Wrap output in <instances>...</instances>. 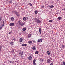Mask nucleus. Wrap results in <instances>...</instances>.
<instances>
[{"mask_svg":"<svg viewBox=\"0 0 65 65\" xmlns=\"http://www.w3.org/2000/svg\"><path fill=\"white\" fill-rule=\"evenodd\" d=\"M35 22L37 23H39V24H40L41 23V21H40V20H38V19L37 18H35Z\"/></svg>","mask_w":65,"mask_h":65,"instance_id":"1","label":"nucleus"},{"mask_svg":"<svg viewBox=\"0 0 65 65\" xmlns=\"http://www.w3.org/2000/svg\"><path fill=\"white\" fill-rule=\"evenodd\" d=\"M14 23H11L10 24H9L10 26H14Z\"/></svg>","mask_w":65,"mask_h":65,"instance_id":"2","label":"nucleus"},{"mask_svg":"<svg viewBox=\"0 0 65 65\" xmlns=\"http://www.w3.org/2000/svg\"><path fill=\"white\" fill-rule=\"evenodd\" d=\"M19 54L20 56H23V52L22 51L20 52L19 53Z\"/></svg>","mask_w":65,"mask_h":65,"instance_id":"3","label":"nucleus"},{"mask_svg":"<svg viewBox=\"0 0 65 65\" xmlns=\"http://www.w3.org/2000/svg\"><path fill=\"white\" fill-rule=\"evenodd\" d=\"M42 40L41 39H39L37 41L38 42H42Z\"/></svg>","mask_w":65,"mask_h":65,"instance_id":"4","label":"nucleus"},{"mask_svg":"<svg viewBox=\"0 0 65 65\" xmlns=\"http://www.w3.org/2000/svg\"><path fill=\"white\" fill-rule=\"evenodd\" d=\"M22 41H23V38H21L19 39V42H22Z\"/></svg>","mask_w":65,"mask_h":65,"instance_id":"5","label":"nucleus"},{"mask_svg":"<svg viewBox=\"0 0 65 65\" xmlns=\"http://www.w3.org/2000/svg\"><path fill=\"white\" fill-rule=\"evenodd\" d=\"M47 63H48L49 64H50V63H51V61H50V60L49 59H48V60H47Z\"/></svg>","mask_w":65,"mask_h":65,"instance_id":"6","label":"nucleus"},{"mask_svg":"<svg viewBox=\"0 0 65 65\" xmlns=\"http://www.w3.org/2000/svg\"><path fill=\"white\" fill-rule=\"evenodd\" d=\"M32 49L34 51H35L36 50V48H35V46H34L32 47Z\"/></svg>","mask_w":65,"mask_h":65,"instance_id":"7","label":"nucleus"},{"mask_svg":"<svg viewBox=\"0 0 65 65\" xmlns=\"http://www.w3.org/2000/svg\"><path fill=\"white\" fill-rule=\"evenodd\" d=\"M24 23L23 22L21 23L19 25H20L21 26H24Z\"/></svg>","mask_w":65,"mask_h":65,"instance_id":"8","label":"nucleus"},{"mask_svg":"<svg viewBox=\"0 0 65 65\" xmlns=\"http://www.w3.org/2000/svg\"><path fill=\"white\" fill-rule=\"evenodd\" d=\"M27 44H22V46H27Z\"/></svg>","mask_w":65,"mask_h":65,"instance_id":"9","label":"nucleus"},{"mask_svg":"<svg viewBox=\"0 0 65 65\" xmlns=\"http://www.w3.org/2000/svg\"><path fill=\"white\" fill-rule=\"evenodd\" d=\"M11 21H14V19L13 17H11Z\"/></svg>","mask_w":65,"mask_h":65,"instance_id":"10","label":"nucleus"},{"mask_svg":"<svg viewBox=\"0 0 65 65\" xmlns=\"http://www.w3.org/2000/svg\"><path fill=\"white\" fill-rule=\"evenodd\" d=\"M39 32L40 34H41V28H39Z\"/></svg>","mask_w":65,"mask_h":65,"instance_id":"11","label":"nucleus"},{"mask_svg":"<svg viewBox=\"0 0 65 65\" xmlns=\"http://www.w3.org/2000/svg\"><path fill=\"white\" fill-rule=\"evenodd\" d=\"M54 7V6L53 5H51V6H49V7L50 8H53Z\"/></svg>","mask_w":65,"mask_h":65,"instance_id":"12","label":"nucleus"},{"mask_svg":"<svg viewBox=\"0 0 65 65\" xmlns=\"http://www.w3.org/2000/svg\"><path fill=\"white\" fill-rule=\"evenodd\" d=\"M39 53V51H37L35 52V54H38Z\"/></svg>","mask_w":65,"mask_h":65,"instance_id":"13","label":"nucleus"},{"mask_svg":"<svg viewBox=\"0 0 65 65\" xmlns=\"http://www.w3.org/2000/svg\"><path fill=\"white\" fill-rule=\"evenodd\" d=\"M61 18H62V17H58L57 19H59V20H61Z\"/></svg>","mask_w":65,"mask_h":65,"instance_id":"14","label":"nucleus"},{"mask_svg":"<svg viewBox=\"0 0 65 65\" xmlns=\"http://www.w3.org/2000/svg\"><path fill=\"white\" fill-rule=\"evenodd\" d=\"M50 53H51L49 51H48L47 52V55H50Z\"/></svg>","mask_w":65,"mask_h":65,"instance_id":"15","label":"nucleus"},{"mask_svg":"<svg viewBox=\"0 0 65 65\" xmlns=\"http://www.w3.org/2000/svg\"><path fill=\"white\" fill-rule=\"evenodd\" d=\"M16 15H17V17H19V16H20V14H18V12L16 14Z\"/></svg>","mask_w":65,"mask_h":65,"instance_id":"16","label":"nucleus"},{"mask_svg":"<svg viewBox=\"0 0 65 65\" xmlns=\"http://www.w3.org/2000/svg\"><path fill=\"white\" fill-rule=\"evenodd\" d=\"M22 30L23 31H25L26 30V29L25 28H23Z\"/></svg>","mask_w":65,"mask_h":65,"instance_id":"17","label":"nucleus"},{"mask_svg":"<svg viewBox=\"0 0 65 65\" xmlns=\"http://www.w3.org/2000/svg\"><path fill=\"white\" fill-rule=\"evenodd\" d=\"M28 43L29 44H31L32 43V41H30L28 42Z\"/></svg>","mask_w":65,"mask_h":65,"instance_id":"18","label":"nucleus"},{"mask_svg":"<svg viewBox=\"0 0 65 65\" xmlns=\"http://www.w3.org/2000/svg\"><path fill=\"white\" fill-rule=\"evenodd\" d=\"M32 57L31 56H29V57H28V59L29 60H31V59H32Z\"/></svg>","mask_w":65,"mask_h":65,"instance_id":"19","label":"nucleus"},{"mask_svg":"<svg viewBox=\"0 0 65 65\" xmlns=\"http://www.w3.org/2000/svg\"><path fill=\"white\" fill-rule=\"evenodd\" d=\"M23 19L24 21H26V18L25 17H24L23 18Z\"/></svg>","mask_w":65,"mask_h":65,"instance_id":"20","label":"nucleus"},{"mask_svg":"<svg viewBox=\"0 0 65 65\" xmlns=\"http://www.w3.org/2000/svg\"><path fill=\"white\" fill-rule=\"evenodd\" d=\"M14 43V42H11L10 43V44H11V45H13V43Z\"/></svg>","mask_w":65,"mask_h":65,"instance_id":"21","label":"nucleus"},{"mask_svg":"<svg viewBox=\"0 0 65 65\" xmlns=\"http://www.w3.org/2000/svg\"><path fill=\"white\" fill-rule=\"evenodd\" d=\"M35 62H36V60L35 59H34L33 60V63H35Z\"/></svg>","mask_w":65,"mask_h":65,"instance_id":"22","label":"nucleus"},{"mask_svg":"<svg viewBox=\"0 0 65 65\" xmlns=\"http://www.w3.org/2000/svg\"><path fill=\"white\" fill-rule=\"evenodd\" d=\"M31 34H29L28 35V37H30L31 36Z\"/></svg>","mask_w":65,"mask_h":65,"instance_id":"23","label":"nucleus"},{"mask_svg":"<svg viewBox=\"0 0 65 65\" xmlns=\"http://www.w3.org/2000/svg\"><path fill=\"white\" fill-rule=\"evenodd\" d=\"M9 62L10 63H13V62L12 61H9Z\"/></svg>","mask_w":65,"mask_h":65,"instance_id":"24","label":"nucleus"},{"mask_svg":"<svg viewBox=\"0 0 65 65\" xmlns=\"http://www.w3.org/2000/svg\"><path fill=\"white\" fill-rule=\"evenodd\" d=\"M38 12V11H35V14H37Z\"/></svg>","mask_w":65,"mask_h":65,"instance_id":"25","label":"nucleus"},{"mask_svg":"<svg viewBox=\"0 0 65 65\" xmlns=\"http://www.w3.org/2000/svg\"><path fill=\"white\" fill-rule=\"evenodd\" d=\"M29 4L31 6H33V5H32V4H31V3H29Z\"/></svg>","mask_w":65,"mask_h":65,"instance_id":"26","label":"nucleus"},{"mask_svg":"<svg viewBox=\"0 0 65 65\" xmlns=\"http://www.w3.org/2000/svg\"><path fill=\"white\" fill-rule=\"evenodd\" d=\"M53 20H50L49 21V22H50V23H52V22H53Z\"/></svg>","mask_w":65,"mask_h":65,"instance_id":"27","label":"nucleus"},{"mask_svg":"<svg viewBox=\"0 0 65 65\" xmlns=\"http://www.w3.org/2000/svg\"><path fill=\"white\" fill-rule=\"evenodd\" d=\"M18 23H19V25H20V24H21V23H22L20 21H18Z\"/></svg>","mask_w":65,"mask_h":65,"instance_id":"28","label":"nucleus"},{"mask_svg":"<svg viewBox=\"0 0 65 65\" xmlns=\"http://www.w3.org/2000/svg\"><path fill=\"white\" fill-rule=\"evenodd\" d=\"M54 65V63L53 62H51L50 64V65Z\"/></svg>","mask_w":65,"mask_h":65,"instance_id":"29","label":"nucleus"},{"mask_svg":"<svg viewBox=\"0 0 65 65\" xmlns=\"http://www.w3.org/2000/svg\"><path fill=\"white\" fill-rule=\"evenodd\" d=\"M12 0H11L9 1V3H12Z\"/></svg>","mask_w":65,"mask_h":65,"instance_id":"30","label":"nucleus"},{"mask_svg":"<svg viewBox=\"0 0 65 65\" xmlns=\"http://www.w3.org/2000/svg\"><path fill=\"white\" fill-rule=\"evenodd\" d=\"M62 48H64L65 47V45H63L62 46Z\"/></svg>","mask_w":65,"mask_h":65,"instance_id":"31","label":"nucleus"},{"mask_svg":"<svg viewBox=\"0 0 65 65\" xmlns=\"http://www.w3.org/2000/svg\"><path fill=\"white\" fill-rule=\"evenodd\" d=\"M1 48H2V46L1 45L0 46V52L1 51Z\"/></svg>","mask_w":65,"mask_h":65,"instance_id":"32","label":"nucleus"},{"mask_svg":"<svg viewBox=\"0 0 65 65\" xmlns=\"http://www.w3.org/2000/svg\"><path fill=\"white\" fill-rule=\"evenodd\" d=\"M62 63H63V64H62L63 65H65V62L63 61V62H62Z\"/></svg>","mask_w":65,"mask_h":65,"instance_id":"33","label":"nucleus"},{"mask_svg":"<svg viewBox=\"0 0 65 65\" xmlns=\"http://www.w3.org/2000/svg\"><path fill=\"white\" fill-rule=\"evenodd\" d=\"M44 6L43 5L41 7V8H44Z\"/></svg>","mask_w":65,"mask_h":65,"instance_id":"34","label":"nucleus"},{"mask_svg":"<svg viewBox=\"0 0 65 65\" xmlns=\"http://www.w3.org/2000/svg\"><path fill=\"white\" fill-rule=\"evenodd\" d=\"M14 49H13L12 50L11 52H14Z\"/></svg>","mask_w":65,"mask_h":65,"instance_id":"35","label":"nucleus"},{"mask_svg":"<svg viewBox=\"0 0 65 65\" xmlns=\"http://www.w3.org/2000/svg\"><path fill=\"white\" fill-rule=\"evenodd\" d=\"M18 12L17 11H14V13H15V14H17Z\"/></svg>","mask_w":65,"mask_h":65,"instance_id":"36","label":"nucleus"},{"mask_svg":"<svg viewBox=\"0 0 65 65\" xmlns=\"http://www.w3.org/2000/svg\"><path fill=\"white\" fill-rule=\"evenodd\" d=\"M33 43H35V42H36L35 41L33 40Z\"/></svg>","mask_w":65,"mask_h":65,"instance_id":"37","label":"nucleus"},{"mask_svg":"<svg viewBox=\"0 0 65 65\" xmlns=\"http://www.w3.org/2000/svg\"><path fill=\"white\" fill-rule=\"evenodd\" d=\"M41 59H40V61H43V59H42V58H40Z\"/></svg>","mask_w":65,"mask_h":65,"instance_id":"38","label":"nucleus"},{"mask_svg":"<svg viewBox=\"0 0 65 65\" xmlns=\"http://www.w3.org/2000/svg\"><path fill=\"white\" fill-rule=\"evenodd\" d=\"M3 24H4V21H3L2 22Z\"/></svg>","mask_w":65,"mask_h":65,"instance_id":"39","label":"nucleus"},{"mask_svg":"<svg viewBox=\"0 0 65 65\" xmlns=\"http://www.w3.org/2000/svg\"><path fill=\"white\" fill-rule=\"evenodd\" d=\"M2 27H3L2 26H1V27H0V30L2 29Z\"/></svg>","mask_w":65,"mask_h":65,"instance_id":"40","label":"nucleus"},{"mask_svg":"<svg viewBox=\"0 0 65 65\" xmlns=\"http://www.w3.org/2000/svg\"><path fill=\"white\" fill-rule=\"evenodd\" d=\"M33 64L34 65H36V63H33Z\"/></svg>","mask_w":65,"mask_h":65,"instance_id":"41","label":"nucleus"},{"mask_svg":"<svg viewBox=\"0 0 65 65\" xmlns=\"http://www.w3.org/2000/svg\"><path fill=\"white\" fill-rule=\"evenodd\" d=\"M12 40H16V39L15 38H14V39H12Z\"/></svg>","mask_w":65,"mask_h":65,"instance_id":"42","label":"nucleus"},{"mask_svg":"<svg viewBox=\"0 0 65 65\" xmlns=\"http://www.w3.org/2000/svg\"><path fill=\"white\" fill-rule=\"evenodd\" d=\"M4 24H3L2 25V27H3L4 26Z\"/></svg>","mask_w":65,"mask_h":65,"instance_id":"43","label":"nucleus"},{"mask_svg":"<svg viewBox=\"0 0 65 65\" xmlns=\"http://www.w3.org/2000/svg\"><path fill=\"white\" fill-rule=\"evenodd\" d=\"M14 58H16L17 57V56L16 55H14Z\"/></svg>","mask_w":65,"mask_h":65,"instance_id":"44","label":"nucleus"},{"mask_svg":"<svg viewBox=\"0 0 65 65\" xmlns=\"http://www.w3.org/2000/svg\"><path fill=\"white\" fill-rule=\"evenodd\" d=\"M11 34V32H9V34Z\"/></svg>","mask_w":65,"mask_h":65,"instance_id":"45","label":"nucleus"},{"mask_svg":"<svg viewBox=\"0 0 65 65\" xmlns=\"http://www.w3.org/2000/svg\"><path fill=\"white\" fill-rule=\"evenodd\" d=\"M18 21H21V20L20 19H19L18 20Z\"/></svg>","mask_w":65,"mask_h":65,"instance_id":"46","label":"nucleus"},{"mask_svg":"<svg viewBox=\"0 0 65 65\" xmlns=\"http://www.w3.org/2000/svg\"><path fill=\"white\" fill-rule=\"evenodd\" d=\"M14 11H12V12L13 13H14Z\"/></svg>","mask_w":65,"mask_h":65,"instance_id":"47","label":"nucleus"},{"mask_svg":"<svg viewBox=\"0 0 65 65\" xmlns=\"http://www.w3.org/2000/svg\"><path fill=\"white\" fill-rule=\"evenodd\" d=\"M58 13H56V14H58Z\"/></svg>","mask_w":65,"mask_h":65,"instance_id":"48","label":"nucleus"},{"mask_svg":"<svg viewBox=\"0 0 65 65\" xmlns=\"http://www.w3.org/2000/svg\"><path fill=\"white\" fill-rule=\"evenodd\" d=\"M1 21V18L0 17V21Z\"/></svg>","mask_w":65,"mask_h":65,"instance_id":"49","label":"nucleus"},{"mask_svg":"<svg viewBox=\"0 0 65 65\" xmlns=\"http://www.w3.org/2000/svg\"><path fill=\"white\" fill-rule=\"evenodd\" d=\"M6 1H8V0H5Z\"/></svg>","mask_w":65,"mask_h":65,"instance_id":"50","label":"nucleus"},{"mask_svg":"<svg viewBox=\"0 0 65 65\" xmlns=\"http://www.w3.org/2000/svg\"><path fill=\"white\" fill-rule=\"evenodd\" d=\"M26 33V32H24V33Z\"/></svg>","mask_w":65,"mask_h":65,"instance_id":"51","label":"nucleus"},{"mask_svg":"<svg viewBox=\"0 0 65 65\" xmlns=\"http://www.w3.org/2000/svg\"><path fill=\"white\" fill-rule=\"evenodd\" d=\"M64 10H65V8L64 9Z\"/></svg>","mask_w":65,"mask_h":65,"instance_id":"52","label":"nucleus"}]
</instances>
